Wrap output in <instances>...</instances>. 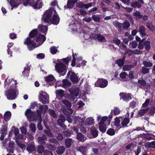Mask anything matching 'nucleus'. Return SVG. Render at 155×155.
Masks as SVG:
<instances>
[{
	"label": "nucleus",
	"mask_w": 155,
	"mask_h": 155,
	"mask_svg": "<svg viewBox=\"0 0 155 155\" xmlns=\"http://www.w3.org/2000/svg\"><path fill=\"white\" fill-rule=\"evenodd\" d=\"M145 28L142 25L140 26L139 32L142 36H143L145 35Z\"/></svg>",
	"instance_id": "obj_37"
},
{
	"label": "nucleus",
	"mask_w": 155,
	"mask_h": 155,
	"mask_svg": "<svg viewBox=\"0 0 155 155\" xmlns=\"http://www.w3.org/2000/svg\"><path fill=\"white\" fill-rule=\"evenodd\" d=\"M41 0H27L23 2V5L26 6L28 4L34 8H39L42 5Z\"/></svg>",
	"instance_id": "obj_5"
},
{
	"label": "nucleus",
	"mask_w": 155,
	"mask_h": 155,
	"mask_svg": "<svg viewBox=\"0 0 155 155\" xmlns=\"http://www.w3.org/2000/svg\"><path fill=\"white\" fill-rule=\"evenodd\" d=\"M62 87L64 88H66L71 85V83L67 80L65 79L63 81Z\"/></svg>",
	"instance_id": "obj_29"
},
{
	"label": "nucleus",
	"mask_w": 155,
	"mask_h": 155,
	"mask_svg": "<svg viewBox=\"0 0 155 155\" xmlns=\"http://www.w3.org/2000/svg\"><path fill=\"white\" fill-rule=\"evenodd\" d=\"M38 28L43 33L47 32L48 30V28L46 26L42 25H39L38 26Z\"/></svg>",
	"instance_id": "obj_28"
},
{
	"label": "nucleus",
	"mask_w": 155,
	"mask_h": 155,
	"mask_svg": "<svg viewBox=\"0 0 155 155\" xmlns=\"http://www.w3.org/2000/svg\"><path fill=\"white\" fill-rule=\"evenodd\" d=\"M149 110L148 108L140 110L138 112L139 114L141 116L143 115Z\"/></svg>",
	"instance_id": "obj_48"
},
{
	"label": "nucleus",
	"mask_w": 155,
	"mask_h": 155,
	"mask_svg": "<svg viewBox=\"0 0 155 155\" xmlns=\"http://www.w3.org/2000/svg\"><path fill=\"white\" fill-rule=\"evenodd\" d=\"M127 75V74L125 72H121L120 74V76L122 79H124L126 76Z\"/></svg>",
	"instance_id": "obj_57"
},
{
	"label": "nucleus",
	"mask_w": 155,
	"mask_h": 155,
	"mask_svg": "<svg viewBox=\"0 0 155 155\" xmlns=\"http://www.w3.org/2000/svg\"><path fill=\"white\" fill-rule=\"evenodd\" d=\"M129 51L132 53H134V54H140L142 53V52L141 51L138 49H136L133 51L129 50L127 52H128Z\"/></svg>",
	"instance_id": "obj_50"
},
{
	"label": "nucleus",
	"mask_w": 155,
	"mask_h": 155,
	"mask_svg": "<svg viewBox=\"0 0 155 155\" xmlns=\"http://www.w3.org/2000/svg\"><path fill=\"white\" fill-rule=\"evenodd\" d=\"M78 150L82 153L83 155H85L87 150L86 147L82 146L79 147Z\"/></svg>",
	"instance_id": "obj_33"
},
{
	"label": "nucleus",
	"mask_w": 155,
	"mask_h": 155,
	"mask_svg": "<svg viewBox=\"0 0 155 155\" xmlns=\"http://www.w3.org/2000/svg\"><path fill=\"white\" fill-rule=\"evenodd\" d=\"M78 0H68V1L67 6L68 8H72L77 2Z\"/></svg>",
	"instance_id": "obj_21"
},
{
	"label": "nucleus",
	"mask_w": 155,
	"mask_h": 155,
	"mask_svg": "<svg viewBox=\"0 0 155 155\" xmlns=\"http://www.w3.org/2000/svg\"><path fill=\"white\" fill-rule=\"evenodd\" d=\"M123 118L122 117H117L115 119L114 125L116 128L119 129L122 127L120 124L121 120H122Z\"/></svg>",
	"instance_id": "obj_12"
},
{
	"label": "nucleus",
	"mask_w": 155,
	"mask_h": 155,
	"mask_svg": "<svg viewBox=\"0 0 155 155\" xmlns=\"http://www.w3.org/2000/svg\"><path fill=\"white\" fill-rule=\"evenodd\" d=\"M48 108V107L46 105H44L43 106H40V109L42 112L43 111L44 112L47 110Z\"/></svg>",
	"instance_id": "obj_58"
},
{
	"label": "nucleus",
	"mask_w": 155,
	"mask_h": 155,
	"mask_svg": "<svg viewBox=\"0 0 155 155\" xmlns=\"http://www.w3.org/2000/svg\"><path fill=\"white\" fill-rule=\"evenodd\" d=\"M94 123V120L92 117H89L86 119L85 125V126H88L92 125Z\"/></svg>",
	"instance_id": "obj_19"
},
{
	"label": "nucleus",
	"mask_w": 155,
	"mask_h": 155,
	"mask_svg": "<svg viewBox=\"0 0 155 155\" xmlns=\"http://www.w3.org/2000/svg\"><path fill=\"white\" fill-rule=\"evenodd\" d=\"M11 116V114L10 112H6L5 113L4 115V119L6 121L8 120L10 118Z\"/></svg>",
	"instance_id": "obj_32"
},
{
	"label": "nucleus",
	"mask_w": 155,
	"mask_h": 155,
	"mask_svg": "<svg viewBox=\"0 0 155 155\" xmlns=\"http://www.w3.org/2000/svg\"><path fill=\"white\" fill-rule=\"evenodd\" d=\"M93 19L96 21H100V18L98 15H93L92 16Z\"/></svg>",
	"instance_id": "obj_56"
},
{
	"label": "nucleus",
	"mask_w": 155,
	"mask_h": 155,
	"mask_svg": "<svg viewBox=\"0 0 155 155\" xmlns=\"http://www.w3.org/2000/svg\"><path fill=\"white\" fill-rule=\"evenodd\" d=\"M49 113L53 117H55L56 116V115L54 110L52 109H49Z\"/></svg>",
	"instance_id": "obj_63"
},
{
	"label": "nucleus",
	"mask_w": 155,
	"mask_h": 155,
	"mask_svg": "<svg viewBox=\"0 0 155 155\" xmlns=\"http://www.w3.org/2000/svg\"><path fill=\"white\" fill-rule=\"evenodd\" d=\"M25 114L29 121H34L37 120V114L36 115L35 112H32L30 109H27Z\"/></svg>",
	"instance_id": "obj_7"
},
{
	"label": "nucleus",
	"mask_w": 155,
	"mask_h": 155,
	"mask_svg": "<svg viewBox=\"0 0 155 155\" xmlns=\"http://www.w3.org/2000/svg\"><path fill=\"white\" fill-rule=\"evenodd\" d=\"M50 52L52 54H55L57 51V49L56 47L54 46H53L50 48Z\"/></svg>",
	"instance_id": "obj_53"
},
{
	"label": "nucleus",
	"mask_w": 155,
	"mask_h": 155,
	"mask_svg": "<svg viewBox=\"0 0 155 155\" xmlns=\"http://www.w3.org/2000/svg\"><path fill=\"white\" fill-rule=\"evenodd\" d=\"M77 138L78 140L82 141H84L86 139V138L84 137L83 135L81 133L77 134Z\"/></svg>",
	"instance_id": "obj_34"
},
{
	"label": "nucleus",
	"mask_w": 155,
	"mask_h": 155,
	"mask_svg": "<svg viewBox=\"0 0 155 155\" xmlns=\"http://www.w3.org/2000/svg\"><path fill=\"white\" fill-rule=\"evenodd\" d=\"M113 24L114 26L118 29L120 28L122 26L121 24L117 21H114Z\"/></svg>",
	"instance_id": "obj_43"
},
{
	"label": "nucleus",
	"mask_w": 155,
	"mask_h": 155,
	"mask_svg": "<svg viewBox=\"0 0 155 155\" xmlns=\"http://www.w3.org/2000/svg\"><path fill=\"white\" fill-rule=\"evenodd\" d=\"M86 63L85 61L82 60V58L81 57L77 58L76 63L77 67H80L81 66H85L86 64Z\"/></svg>",
	"instance_id": "obj_17"
},
{
	"label": "nucleus",
	"mask_w": 155,
	"mask_h": 155,
	"mask_svg": "<svg viewBox=\"0 0 155 155\" xmlns=\"http://www.w3.org/2000/svg\"><path fill=\"white\" fill-rule=\"evenodd\" d=\"M13 45V44L12 43H9L7 45L8 49L7 50V51L8 55L10 54V56H9V57H12V52L10 51L9 48L11 47Z\"/></svg>",
	"instance_id": "obj_35"
},
{
	"label": "nucleus",
	"mask_w": 155,
	"mask_h": 155,
	"mask_svg": "<svg viewBox=\"0 0 155 155\" xmlns=\"http://www.w3.org/2000/svg\"><path fill=\"white\" fill-rule=\"evenodd\" d=\"M143 64L146 67H151L153 65L149 61H144L143 62Z\"/></svg>",
	"instance_id": "obj_55"
},
{
	"label": "nucleus",
	"mask_w": 155,
	"mask_h": 155,
	"mask_svg": "<svg viewBox=\"0 0 155 155\" xmlns=\"http://www.w3.org/2000/svg\"><path fill=\"white\" fill-rule=\"evenodd\" d=\"M100 131L102 133L104 132L106 130V124H103L98 123Z\"/></svg>",
	"instance_id": "obj_31"
},
{
	"label": "nucleus",
	"mask_w": 155,
	"mask_h": 155,
	"mask_svg": "<svg viewBox=\"0 0 155 155\" xmlns=\"http://www.w3.org/2000/svg\"><path fill=\"white\" fill-rule=\"evenodd\" d=\"M97 39L100 41H105V38L104 37L101 35H97Z\"/></svg>",
	"instance_id": "obj_60"
},
{
	"label": "nucleus",
	"mask_w": 155,
	"mask_h": 155,
	"mask_svg": "<svg viewBox=\"0 0 155 155\" xmlns=\"http://www.w3.org/2000/svg\"><path fill=\"white\" fill-rule=\"evenodd\" d=\"M42 19L45 23L51 22L55 25H58L60 20L56 11L53 8H51L45 12Z\"/></svg>",
	"instance_id": "obj_2"
},
{
	"label": "nucleus",
	"mask_w": 155,
	"mask_h": 155,
	"mask_svg": "<svg viewBox=\"0 0 155 155\" xmlns=\"http://www.w3.org/2000/svg\"><path fill=\"white\" fill-rule=\"evenodd\" d=\"M131 6L134 8L137 7L139 8L141 7V5L137 1H135L133 2L131 5Z\"/></svg>",
	"instance_id": "obj_36"
},
{
	"label": "nucleus",
	"mask_w": 155,
	"mask_h": 155,
	"mask_svg": "<svg viewBox=\"0 0 155 155\" xmlns=\"http://www.w3.org/2000/svg\"><path fill=\"white\" fill-rule=\"evenodd\" d=\"M144 45L145 46V49L146 50L148 51L150 49V42L148 41H146L144 43Z\"/></svg>",
	"instance_id": "obj_39"
},
{
	"label": "nucleus",
	"mask_w": 155,
	"mask_h": 155,
	"mask_svg": "<svg viewBox=\"0 0 155 155\" xmlns=\"http://www.w3.org/2000/svg\"><path fill=\"white\" fill-rule=\"evenodd\" d=\"M30 129L33 132H35L36 130L35 125L33 123L29 125Z\"/></svg>",
	"instance_id": "obj_64"
},
{
	"label": "nucleus",
	"mask_w": 155,
	"mask_h": 155,
	"mask_svg": "<svg viewBox=\"0 0 155 155\" xmlns=\"http://www.w3.org/2000/svg\"><path fill=\"white\" fill-rule=\"evenodd\" d=\"M67 75L68 77L73 82L76 83L78 82V78L76 74L73 72L70 71Z\"/></svg>",
	"instance_id": "obj_11"
},
{
	"label": "nucleus",
	"mask_w": 155,
	"mask_h": 155,
	"mask_svg": "<svg viewBox=\"0 0 155 155\" xmlns=\"http://www.w3.org/2000/svg\"><path fill=\"white\" fill-rule=\"evenodd\" d=\"M37 34L36 29L33 30L30 33L29 37L26 38L24 42V44L27 46L28 49L30 51H31L41 45L45 40V35L40 34L37 37L35 41H34L33 37Z\"/></svg>",
	"instance_id": "obj_1"
},
{
	"label": "nucleus",
	"mask_w": 155,
	"mask_h": 155,
	"mask_svg": "<svg viewBox=\"0 0 155 155\" xmlns=\"http://www.w3.org/2000/svg\"><path fill=\"white\" fill-rule=\"evenodd\" d=\"M35 147L33 142L28 144L27 148V150L29 153L35 152Z\"/></svg>",
	"instance_id": "obj_13"
},
{
	"label": "nucleus",
	"mask_w": 155,
	"mask_h": 155,
	"mask_svg": "<svg viewBox=\"0 0 155 155\" xmlns=\"http://www.w3.org/2000/svg\"><path fill=\"white\" fill-rule=\"evenodd\" d=\"M17 84V83L15 81L13 80L11 78H7L4 82V86L6 87H7V86L8 85L11 86V87L13 86L15 87V86Z\"/></svg>",
	"instance_id": "obj_10"
},
{
	"label": "nucleus",
	"mask_w": 155,
	"mask_h": 155,
	"mask_svg": "<svg viewBox=\"0 0 155 155\" xmlns=\"http://www.w3.org/2000/svg\"><path fill=\"white\" fill-rule=\"evenodd\" d=\"M65 150V148L64 147L60 146L57 148L56 152L58 154H62L64 153Z\"/></svg>",
	"instance_id": "obj_25"
},
{
	"label": "nucleus",
	"mask_w": 155,
	"mask_h": 155,
	"mask_svg": "<svg viewBox=\"0 0 155 155\" xmlns=\"http://www.w3.org/2000/svg\"><path fill=\"white\" fill-rule=\"evenodd\" d=\"M62 102L63 104L68 107H70L71 106V103L67 100H63Z\"/></svg>",
	"instance_id": "obj_49"
},
{
	"label": "nucleus",
	"mask_w": 155,
	"mask_h": 155,
	"mask_svg": "<svg viewBox=\"0 0 155 155\" xmlns=\"http://www.w3.org/2000/svg\"><path fill=\"white\" fill-rule=\"evenodd\" d=\"M132 67L131 65H125L123 67V69L124 71H129Z\"/></svg>",
	"instance_id": "obj_42"
},
{
	"label": "nucleus",
	"mask_w": 155,
	"mask_h": 155,
	"mask_svg": "<svg viewBox=\"0 0 155 155\" xmlns=\"http://www.w3.org/2000/svg\"><path fill=\"white\" fill-rule=\"evenodd\" d=\"M37 120H38V124L37 125L38 129L39 130H41L42 129V127L41 125V112L39 110L37 111Z\"/></svg>",
	"instance_id": "obj_14"
},
{
	"label": "nucleus",
	"mask_w": 155,
	"mask_h": 155,
	"mask_svg": "<svg viewBox=\"0 0 155 155\" xmlns=\"http://www.w3.org/2000/svg\"><path fill=\"white\" fill-rule=\"evenodd\" d=\"M24 76H28V75L29 74V68H24V70L22 72Z\"/></svg>",
	"instance_id": "obj_45"
},
{
	"label": "nucleus",
	"mask_w": 155,
	"mask_h": 155,
	"mask_svg": "<svg viewBox=\"0 0 155 155\" xmlns=\"http://www.w3.org/2000/svg\"><path fill=\"white\" fill-rule=\"evenodd\" d=\"M137 45V42L136 41H132L130 43V45L133 48H136Z\"/></svg>",
	"instance_id": "obj_54"
},
{
	"label": "nucleus",
	"mask_w": 155,
	"mask_h": 155,
	"mask_svg": "<svg viewBox=\"0 0 155 155\" xmlns=\"http://www.w3.org/2000/svg\"><path fill=\"white\" fill-rule=\"evenodd\" d=\"M7 127L5 126H3L0 130V134H6L7 133Z\"/></svg>",
	"instance_id": "obj_52"
},
{
	"label": "nucleus",
	"mask_w": 155,
	"mask_h": 155,
	"mask_svg": "<svg viewBox=\"0 0 155 155\" xmlns=\"http://www.w3.org/2000/svg\"><path fill=\"white\" fill-rule=\"evenodd\" d=\"M45 81L49 83L51 82H54L56 81L54 77L52 75H50L45 78Z\"/></svg>",
	"instance_id": "obj_22"
},
{
	"label": "nucleus",
	"mask_w": 155,
	"mask_h": 155,
	"mask_svg": "<svg viewBox=\"0 0 155 155\" xmlns=\"http://www.w3.org/2000/svg\"><path fill=\"white\" fill-rule=\"evenodd\" d=\"M69 92L73 96H74L75 97H77L81 93L80 90L77 88L74 89H71L69 90Z\"/></svg>",
	"instance_id": "obj_18"
},
{
	"label": "nucleus",
	"mask_w": 155,
	"mask_h": 155,
	"mask_svg": "<svg viewBox=\"0 0 155 155\" xmlns=\"http://www.w3.org/2000/svg\"><path fill=\"white\" fill-rule=\"evenodd\" d=\"M56 93L58 96L61 97H63L64 95V92L61 90H57L56 91Z\"/></svg>",
	"instance_id": "obj_44"
},
{
	"label": "nucleus",
	"mask_w": 155,
	"mask_h": 155,
	"mask_svg": "<svg viewBox=\"0 0 155 155\" xmlns=\"http://www.w3.org/2000/svg\"><path fill=\"white\" fill-rule=\"evenodd\" d=\"M125 61V58L124 57L122 59H119L115 61V63L117 64L120 67L122 66L124 64Z\"/></svg>",
	"instance_id": "obj_24"
},
{
	"label": "nucleus",
	"mask_w": 155,
	"mask_h": 155,
	"mask_svg": "<svg viewBox=\"0 0 155 155\" xmlns=\"http://www.w3.org/2000/svg\"><path fill=\"white\" fill-rule=\"evenodd\" d=\"M17 93L16 87L13 86L6 90L5 92V95L8 100H13L16 98Z\"/></svg>",
	"instance_id": "obj_4"
},
{
	"label": "nucleus",
	"mask_w": 155,
	"mask_h": 155,
	"mask_svg": "<svg viewBox=\"0 0 155 155\" xmlns=\"http://www.w3.org/2000/svg\"><path fill=\"white\" fill-rule=\"evenodd\" d=\"M138 85L141 88L144 86H148V85H146V83L145 81L142 80H140L138 81Z\"/></svg>",
	"instance_id": "obj_30"
},
{
	"label": "nucleus",
	"mask_w": 155,
	"mask_h": 155,
	"mask_svg": "<svg viewBox=\"0 0 155 155\" xmlns=\"http://www.w3.org/2000/svg\"><path fill=\"white\" fill-rule=\"evenodd\" d=\"M120 95L121 97L120 99L122 98L125 101L130 99L131 98V95L129 94L121 93L120 94Z\"/></svg>",
	"instance_id": "obj_16"
},
{
	"label": "nucleus",
	"mask_w": 155,
	"mask_h": 155,
	"mask_svg": "<svg viewBox=\"0 0 155 155\" xmlns=\"http://www.w3.org/2000/svg\"><path fill=\"white\" fill-rule=\"evenodd\" d=\"M71 140L70 139H67L65 142V144L66 147L67 148H69L70 147L71 145Z\"/></svg>",
	"instance_id": "obj_46"
},
{
	"label": "nucleus",
	"mask_w": 155,
	"mask_h": 155,
	"mask_svg": "<svg viewBox=\"0 0 155 155\" xmlns=\"http://www.w3.org/2000/svg\"><path fill=\"white\" fill-rule=\"evenodd\" d=\"M107 84L108 82L106 80L101 79L97 81L95 85L96 86L104 88L107 86Z\"/></svg>",
	"instance_id": "obj_9"
},
{
	"label": "nucleus",
	"mask_w": 155,
	"mask_h": 155,
	"mask_svg": "<svg viewBox=\"0 0 155 155\" xmlns=\"http://www.w3.org/2000/svg\"><path fill=\"white\" fill-rule=\"evenodd\" d=\"M107 133V134L110 136H113L115 134V132L114 129L110 128L108 130Z\"/></svg>",
	"instance_id": "obj_40"
},
{
	"label": "nucleus",
	"mask_w": 155,
	"mask_h": 155,
	"mask_svg": "<svg viewBox=\"0 0 155 155\" xmlns=\"http://www.w3.org/2000/svg\"><path fill=\"white\" fill-rule=\"evenodd\" d=\"M22 2V0H11L9 2L10 4L12 7H17L18 5ZM13 9L12 7L11 8V10H12Z\"/></svg>",
	"instance_id": "obj_15"
},
{
	"label": "nucleus",
	"mask_w": 155,
	"mask_h": 155,
	"mask_svg": "<svg viewBox=\"0 0 155 155\" xmlns=\"http://www.w3.org/2000/svg\"><path fill=\"white\" fill-rule=\"evenodd\" d=\"M112 115H109L108 117L107 116L101 117L98 115L97 117V120L99 122V123L103 124H106L107 123V125H109L110 123L111 120L112 119Z\"/></svg>",
	"instance_id": "obj_6"
},
{
	"label": "nucleus",
	"mask_w": 155,
	"mask_h": 155,
	"mask_svg": "<svg viewBox=\"0 0 155 155\" xmlns=\"http://www.w3.org/2000/svg\"><path fill=\"white\" fill-rule=\"evenodd\" d=\"M39 101L43 104L48 103L49 102V95L45 92L40 91L39 95Z\"/></svg>",
	"instance_id": "obj_8"
},
{
	"label": "nucleus",
	"mask_w": 155,
	"mask_h": 155,
	"mask_svg": "<svg viewBox=\"0 0 155 155\" xmlns=\"http://www.w3.org/2000/svg\"><path fill=\"white\" fill-rule=\"evenodd\" d=\"M130 24L128 21H125L124 22L123 27L124 29H127L130 26Z\"/></svg>",
	"instance_id": "obj_41"
},
{
	"label": "nucleus",
	"mask_w": 155,
	"mask_h": 155,
	"mask_svg": "<svg viewBox=\"0 0 155 155\" xmlns=\"http://www.w3.org/2000/svg\"><path fill=\"white\" fill-rule=\"evenodd\" d=\"M112 110V112H113ZM113 112H114L115 115H117L119 114L120 113V110L117 107H115L113 110Z\"/></svg>",
	"instance_id": "obj_62"
},
{
	"label": "nucleus",
	"mask_w": 155,
	"mask_h": 155,
	"mask_svg": "<svg viewBox=\"0 0 155 155\" xmlns=\"http://www.w3.org/2000/svg\"><path fill=\"white\" fill-rule=\"evenodd\" d=\"M90 132L91 135L94 138L96 137L98 135V131L94 127H91Z\"/></svg>",
	"instance_id": "obj_20"
},
{
	"label": "nucleus",
	"mask_w": 155,
	"mask_h": 155,
	"mask_svg": "<svg viewBox=\"0 0 155 155\" xmlns=\"http://www.w3.org/2000/svg\"><path fill=\"white\" fill-rule=\"evenodd\" d=\"M133 15L134 16H135L136 18L137 19L140 18H142L143 16V15H141L140 12L138 11H137L135 12L134 13Z\"/></svg>",
	"instance_id": "obj_47"
},
{
	"label": "nucleus",
	"mask_w": 155,
	"mask_h": 155,
	"mask_svg": "<svg viewBox=\"0 0 155 155\" xmlns=\"http://www.w3.org/2000/svg\"><path fill=\"white\" fill-rule=\"evenodd\" d=\"M45 133L49 137H53V135L51 133L48 127H47V130H45Z\"/></svg>",
	"instance_id": "obj_38"
},
{
	"label": "nucleus",
	"mask_w": 155,
	"mask_h": 155,
	"mask_svg": "<svg viewBox=\"0 0 155 155\" xmlns=\"http://www.w3.org/2000/svg\"><path fill=\"white\" fill-rule=\"evenodd\" d=\"M69 61V59L68 58L63 60L58 59L56 61H54V63L56 64L55 67L56 70L61 75L65 74L67 68L65 64H68Z\"/></svg>",
	"instance_id": "obj_3"
},
{
	"label": "nucleus",
	"mask_w": 155,
	"mask_h": 155,
	"mask_svg": "<svg viewBox=\"0 0 155 155\" xmlns=\"http://www.w3.org/2000/svg\"><path fill=\"white\" fill-rule=\"evenodd\" d=\"M129 119L127 118H124L121 123V124L122 127H124L126 126V125L129 123Z\"/></svg>",
	"instance_id": "obj_27"
},
{
	"label": "nucleus",
	"mask_w": 155,
	"mask_h": 155,
	"mask_svg": "<svg viewBox=\"0 0 155 155\" xmlns=\"http://www.w3.org/2000/svg\"><path fill=\"white\" fill-rule=\"evenodd\" d=\"M47 140L46 137L45 135H43L42 137H38V143L41 144H44L45 143V141Z\"/></svg>",
	"instance_id": "obj_23"
},
{
	"label": "nucleus",
	"mask_w": 155,
	"mask_h": 155,
	"mask_svg": "<svg viewBox=\"0 0 155 155\" xmlns=\"http://www.w3.org/2000/svg\"><path fill=\"white\" fill-rule=\"evenodd\" d=\"M44 151V147L41 145H39L38 146L37 151L40 153H42Z\"/></svg>",
	"instance_id": "obj_51"
},
{
	"label": "nucleus",
	"mask_w": 155,
	"mask_h": 155,
	"mask_svg": "<svg viewBox=\"0 0 155 155\" xmlns=\"http://www.w3.org/2000/svg\"><path fill=\"white\" fill-rule=\"evenodd\" d=\"M85 117H82V118L79 117H76L75 118V122L76 123H78V122L81 123V124L83 123L84 121Z\"/></svg>",
	"instance_id": "obj_26"
},
{
	"label": "nucleus",
	"mask_w": 155,
	"mask_h": 155,
	"mask_svg": "<svg viewBox=\"0 0 155 155\" xmlns=\"http://www.w3.org/2000/svg\"><path fill=\"white\" fill-rule=\"evenodd\" d=\"M150 101L149 99L146 100L145 102L143 104L142 107L145 108L147 107L149 104Z\"/></svg>",
	"instance_id": "obj_61"
},
{
	"label": "nucleus",
	"mask_w": 155,
	"mask_h": 155,
	"mask_svg": "<svg viewBox=\"0 0 155 155\" xmlns=\"http://www.w3.org/2000/svg\"><path fill=\"white\" fill-rule=\"evenodd\" d=\"M47 148L51 150H55V147L53 145L48 144H46Z\"/></svg>",
	"instance_id": "obj_59"
}]
</instances>
